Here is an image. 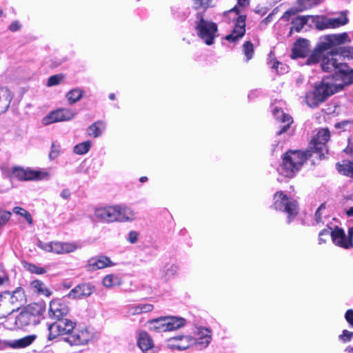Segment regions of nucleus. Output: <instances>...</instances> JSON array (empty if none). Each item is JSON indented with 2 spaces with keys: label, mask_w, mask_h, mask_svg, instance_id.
Returning a JSON list of instances; mask_svg holds the SVG:
<instances>
[{
  "label": "nucleus",
  "mask_w": 353,
  "mask_h": 353,
  "mask_svg": "<svg viewBox=\"0 0 353 353\" xmlns=\"http://www.w3.org/2000/svg\"><path fill=\"white\" fill-rule=\"evenodd\" d=\"M337 56L335 49L326 52L320 59L321 68L324 72H334L330 77L332 81L349 85L353 83V70L346 63L339 61Z\"/></svg>",
  "instance_id": "nucleus-1"
},
{
  "label": "nucleus",
  "mask_w": 353,
  "mask_h": 353,
  "mask_svg": "<svg viewBox=\"0 0 353 353\" xmlns=\"http://www.w3.org/2000/svg\"><path fill=\"white\" fill-rule=\"evenodd\" d=\"M134 211L125 205H114L96 208L92 219L103 223H125L135 220Z\"/></svg>",
  "instance_id": "nucleus-2"
},
{
  "label": "nucleus",
  "mask_w": 353,
  "mask_h": 353,
  "mask_svg": "<svg viewBox=\"0 0 353 353\" xmlns=\"http://www.w3.org/2000/svg\"><path fill=\"white\" fill-rule=\"evenodd\" d=\"M349 41V36L346 32L321 37L317 46L307 59L305 64L310 65L319 63L321 57L326 54L325 51L334 50L336 48H339L338 46Z\"/></svg>",
  "instance_id": "nucleus-3"
},
{
  "label": "nucleus",
  "mask_w": 353,
  "mask_h": 353,
  "mask_svg": "<svg viewBox=\"0 0 353 353\" xmlns=\"http://www.w3.org/2000/svg\"><path fill=\"white\" fill-rule=\"evenodd\" d=\"M346 85L344 83L332 81L330 78L323 79L314 90L305 96V101L310 107H316L330 95L341 90Z\"/></svg>",
  "instance_id": "nucleus-4"
},
{
  "label": "nucleus",
  "mask_w": 353,
  "mask_h": 353,
  "mask_svg": "<svg viewBox=\"0 0 353 353\" xmlns=\"http://www.w3.org/2000/svg\"><path fill=\"white\" fill-rule=\"evenodd\" d=\"M192 26L197 37L207 46L213 45L215 39L219 36L218 25L205 19L203 12H196Z\"/></svg>",
  "instance_id": "nucleus-5"
},
{
  "label": "nucleus",
  "mask_w": 353,
  "mask_h": 353,
  "mask_svg": "<svg viewBox=\"0 0 353 353\" xmlns=\"http://www.w3.org/2000/svg\"><path fill=\"white\" fill-rule=\"evenodd\" d=\"M310 157H312V154L307 150L305 152L299 150L287 152L283 157L282 164L278 168V172L283 176L291 178Z\"/></svg>",
  "instance_id": "nucleus-6"
},
{
  "label": "nucleus",
  "mask_w": 353,
  "mask_h": 353,
  "mask_svg": "<svg viewBox=\"0 0 353 353\" xmlns=\"http://www.w3.org/2000/svg\"><path fill=\"white\" fill-rule=\"evenodd\" d=\"M25 301V293L21 288H17L12 292L6 291L0 294V319L18 310Z\"/></svg>",
  "instance_id": "nucleus-7"
},
{
  "label": "nucleus",
  "mask_w": 353,
  "mask_h": 353,
  "mask_svg": "<svg viewBox=\"0 0 353 353\" xmlns=\"http://www.w3.org/2000/svg\"><path fill=\"white\" fill-rule=\"evenodd\" d=\"M41 308L37 305H29L26 307L10 324L12 318L8 320L10 329L23 328L30 325H37L40 322Z\"/></svg>",
  "instance_id": "nucleus-8"
},
{
  "label": "nucleus",
  "mask_w": 353,
  "mask_h": 353,
  "mask_svg": "<svg viewBox=\"0 0 353 353\" xmlns=\"http://www.w3.org/2000/svg\"><path fill=\"white\" fill-rule=\"evenodd\" d=\"M272 208L288 214V223H291L299 212L298 203L296 200L288 196L282 191L276 192L273 198Z\"/></svg>",
  "instance_id": "nucleus-9"
},
{
  "label": "nucleus",
  "mask_w": 353,
  "mask_h": 353,
  "mask_svg": "<svg viewBox=\"0 0 353 353\" xmlns=\"http://www.w3.org/2000/svg\"><path fill=\"white\" fill-rule=\"evenodd\" d=\"M9 177L19 181H41L49 179L50 174L45 170L25 169L19 166H14L9 170Z\"/></svg>",
  "instance_id": "nucleus-10"
},
{
  "label": "nucleus",
  "mask_w": 353,
  "mask_h": 353,
  "mask_svg": "<svg viewBox=\"0 0 353 353\" xmlns=\"http://www.w3.org/2000/svg\"><path fill=\"white\" fill-rule=\"evenodd\" d=\"M330 132L327 129H320L311 140L307 152L312 154V156L316 154L321 159L324 158L325 154L327 152L326 143L330 139Z\"/></svg>",
  "instance_id": "nucleus-11"
},
{
  "label": "nucleus",
  "mask_w": 353,
  "mask_h": 353,
  "mask_svg": "<svg viewBox=\"0 0 353 353\" xmlns=\"http://www.w3.org/2000/svg\"><path fill=\"white\" fill-rule=\"evenodd\" d=\"M194 336L187 335L186 341L189 343H194L200 350L207 348L212 339V332L210 328L203 326H196L193 330Z\"/></svg>",
  "instance_id": "nucleus-12"
},
{
  "label": "nucleus",
  "mask_w": 353,
  "mask_h": 353,
  "mask_svg": "<svg viewBox=\"0 0 353 353\" xmlns=\"http://www.w3.org/2000/svg\"><path fill=\"white\" fill-rule=\"evenodd\" d=\"M75 323L68 319H62L48 325V339L52 340L58 336H68L74 330Z\"/></svg>",
  "instance_id": "nucleus-13"
},
{
  "label": "nucleus",
  "mask_w": 353,
  "mask_h": 353,
  "mask_svg": "<svg viewBox=\"0 0 353 353\" xmlns=\"http://www.w3.org/2000/svg\"><path fill=\"white\" fill-rule=\"evenodd\" d=\"M93 336V333L88 327H83L74 329L70 334L63 338V341L70 345H84L88 344Z\"/></svg>",
  "instance_id": "nucleus-14"
},
{
  "label": "nucleus",
  "mask_w": 353,
  "mask_h": 353,
  "mask_svg": "<svg viewBox=\"0 0 353 353\" xmlns=\"http://www.w3.org/2000/svg\"><path fill=\"white\" fill-rule=\"evenodd\" d=\"M77 112L70 108H60L50 112L42 120L43 125H47L51 123L68 121L73 119Z\"/></svg>",
  "instance_id": "nucleus-15"
},
{
  "label": "nucleus",
  "mask_w": 353,
  "mask_h": 353,
  "mask_svg": "<svg viewBox=\"0 0 353 353\" xmlns=\"http://www.w3.org/2000/svg\"><path fill=\"white\" fill-rule=\"evenodd\" d=\"M38 246L46 252H53L57 254L70 253L77 249V245L75 243L59 241L49 243L39 241Z\"/></svg>",
  "instance_id": "nucleus-16"
},
{
  "label": "nucleus",
  "mask_w": 353,
  "mask_h": 353,
  "mask_svg": "<svg viewBox=\"0 0 353 353\" xmlns=\"http://www.w3.org/2000/svg\"><path fill=\"white\" fill-rule=\"evenodd\" d=\"M234 20L233 17L232 18ZM235 23L233 29L230 34L225 36V39L226 41L230 43H236L245 34V15L236 16L234 19Z\"/></svg>",
  "instance_id": "nucleus-17"
},
{
  "label": "nucleus",
  "mask_w": 353,
  "mask_h": 353,
  "mask_svg": "<svg viewBox=\"0 0 353 353\" xmlns=\"http://www.w3.org/2000/svg\"><path fill=\"white\" fill-rule=\"evenodd\" d=\"M69 311L68 305L61 299H54L50 303L48 314L51 319L57 321L64 319Z\"/></svg>",
  "instance_id": "nucleus-18"
},
{
  "label": "nucleus",
  "mask_w": 353,
  "mask_h": 353,
  "mask_svg": "<svg viewBox=\"0 0 353 353\" xmlns=\"http://www.w3.org/2000/svg\"><path fill=\"white\" fill-rule=\"evenodd\" d=\"M332 240L334 245L344 249L353 248V239L345 234L344 230L336 227L331 231Z\"/></svg>",
  "instance_id": "nucleus-19"
},
{
  "label": "nucleus",
  "mask_w": 353,
  "mask_h": 353,
  "mask_svg": "<svg viewBox=\"0 0 353 353\" xmlns=\"http://www.w3.org/2000/svg\"><path fill=\"white\" fill-rule=\"evenodd\" d=\"M113 265H114V263L109 257L104 255H99L88 259L85 268L88 271L94 272Z\"/></svg>",
  "instance_id": "nucleus-20"
},
{
  "label": "nucleus",
  "mask_w": 353,
  "mask_h": 353,
  "mask_svg": "<svg viewBox=\"0 0 353 353\" xmlns=\"http://www.w3.org/2000/svg\"><path fill=\"white\" fill-rule=\"evenodd\" d=\"M94 287L90 284L83 283L76 286L68 294L72 299H81L90 296L93 293Z\"/></svg>",
  "instance_id": "nucleus-21"
},
{
  "label": "nucleus",
  "mask_w": 353,
  "mask_h": 353,
  "mask_svg": "<svg viewBox=\"0 0 353 353\" xmlns=\"http://www.w3.org/2000/svg\"><path fill=\"white\" fill-rule=\"evenodd\" d=\"M319 3L320 0H297V9H290L287 10L282 16V19L285 21H289L291 16L295 14L296 12H302Z\"/></svg>",
  "instance_id": "nucleus-22"
},
{
  "label": "nucleus",
  "mask_w": 353,
  "mask_h": 353,
  "mask_svg": "<svg viewBox=\"0 0 353 353\" xmlns=\"http://www.w3.org/2000/svg\"><path fill=\"white\" fill-rule=\"evenodd\" d=\"M310 51L309 41L305 39L297 40L292 48V58L305 57Z\"/></svg>",
  "instance_id": "nucleus-23"
},
{
  "label": "nucleus",
  "mask_w": 353,
  "mask_h": 353,
  "mask_svg": "<svg viewBox=\"0 0 353 353\" xmlns=\"http://www.w3.org/2000/svg\"><path fill=\"white\" fill-rule=\"evenodd\" d=\"M154 309V305L150 303H140L128 305L125 310L128 316L139 315L150 312Z\"/></svg>",
  "instance_id": "nucleus-24"
},
{
  "label": "nucleus",
  "mask_w": 353,
  "mask_h": 353,
  "mask_svg": "<svg viewBox=\"0 0 353 353\" xmlns=\"http://www.w3.org/2000/svg\"><path fill=\"white\" fill-rule=\"evenodd\" d=\"M272 112L274 117L281 123H284V125L281 127V129L276 132L277 135H281L287 132L290 128V125L293 123L292 117L284 113L281 109L278 108H275Z\"/></svg>",
  "instance_id": "nucleus-25"
},
{
  "label": "nucleus",
  "mask_w": 353,
  "mask_h": 353,
  "mask_svg": "<svg viewBox=\"0 0 353 353\" xmlns=\"http://www.w3.org/2000/svg\"><path fill=\"white\" fill-rule=\"evenodd\" d=\"M35 339V335H28L21 339L6 341L4 346L12 349H22L30 345Z\"/></svg>",
  "instance_id": "nucleus-26"
},
{
  "label": "nucleus",
  "mask_w": 353,
  "mask_h": 353,
  "mask_svg": "<svg viewBox=\"0 0 353 353\" xmlns=\"http://www.w3.org/2000/svg\"><path fill=\"white\" fill-rule=\"evenodd\" d=\"M148 328L155 332H168L166 316H160L148 321Z\"/></svg>",
  "instance_id": "nucleus-27"
},
{
  "label": "nucleus",
  "mask_w": 353,
  "mask_h": 353,
  "mask_svg": "<svg viewBox=\"0 0 353 353\" xmlns=\"http://www.w3.org/2000/svg\"><path fill=\"white\" fill-rule=\"evenodd\" d=\"M168 332L177 330L187 324L185 319L176 316H165Z\"/></svg>",
  "instance_id": "nucleus-28"
},
{
  "label": "nucleus",
  "mask_w": 353,
  "mask_h": 353,
  "mask_svg": "<svg viewBox=\"0 0 353 353\" xmlns=\"http://www.w3.org/2000/svg\"><path fill=\"white\" fill-rule=\"evenodd\" d=\"M12 99L10 91L5 87L0 88V114L6 112Z\"/></svg>",
  "instance_id": "nucleus-29"
},
{
  "label": "nucleus",
  "mask_w": 353,
  "mask_h": 353,
  "mask_svg": "<svg viewBox=\"0 0 353 353\" xmlns=\"http://www.w3.org/2000/svg\"><path fill=\"white\" fill-rule=\"evenodd\" d=\"M105 128L106 124L104 121H97L88 127L86 133L90 137L97 138L103 134Z\"/></svg>",
  "instance_id": "nucleus-30"
},
{
  "label": "nucleus",
  "mask_w": 353,
  "mask_h": 353,
  "mask_svg": "<svg viewBox=\"0 0 353 353\" xmlns=\"http://www.w3.org/2000/svg\"><path fill=\"white\" fill-rule=\"evenodd\" d=\"M250 3V0H237V4L232 9L225 11L224 12V16L227 17L233 15V19H234L236 16L243 15L242 14L243 11L245 8L249 6Z\"/></svg>",
  "instance_id": "nucleus-31"
},
{
  "label": "nucleus",
  "mask_w": 353,
  "mask_h": 353,
  "mask_svg": "<svg viewBox=\"0 0 353 353\" xmlns=\"http://www.w3.org/2000/svg\"><path fill=\"white\" fill-rule=\"evenodd\" d=\"M187 335H178L167 340L166 344L168 348L172 350H184L188 348V344L181 343V339H185Z\"/></svg>",
  "instance_id": "nucleus-32"
},
{
  "label": "nucleus",
  "mask_w": 353,
  "mask_h": 353,
  "mask_svg": "<svg viewBox=\"0 0 353 353\" xmlns=\"http://www.w3.org/2000/svg\"><path fill=\"white\" fill-rule=\"evenodd\" d=\"M137 345L143 352H145L152 347L153 342L147 332H142L139 335Z\"/></svg>",
  "instance_id": "nucleus-33"
},
{
  "label": "nucleus",
  "mask_w": 353,
  "mask_h": 353,
  "mask_svg": "<svg viewBox=\"0 0 353 353\" xmlns=\"http://www.w3.org/2000/svg\"><path fill=\"white\" fill-rule=\"evenodd\" d=\"M336 169L341 174L353 178V161H343L336 164Z\"/></svg>",
  "instance_id": "nucleus-34"
},
{
  "label": "nucleus",
  "mask_w": 353,
  "mask_h": 353,
  "mask_svg": "<svg viewBox=\"0 0 353 353\" xmlns=\"http://www.w3.org/2000/svg\"><path fill=\"white\" fill-rule=\"evenodd\" d=\"M102 282L105 288H111L121 285L122 279L119 275L111 274L105 276Z\"/></svg>",
  "instance_id": "nucleus-35"
},
{
  "label": "nucleus",
  "mask_w": 353,
  "mask_h": 353,
  "mask_svg": "<svg viewBox=\"0 0 353 353\" xmlns=\"http://www.w3.org/2000/svg\"><path fill=\"white\" fill-rule=\"evenodd\" d=\"M83 90L79 88H75L68 92L65 97L69 104L72 105L80 101L83 97Z\"/></svg>",
  "instance_id": "nucleus-36"
},
{
  "label": "nucleus",
  "mask_w": 353,
  "mask_h": 353,
  "mask_svg": "<svg viewBox=\"0 0 353 353\" xmlns=\"http://www.w3.org/2000/svg\"><path fill=\"white\" fill-rule=\"evenodd\" d=\"M348 19L346 12H342L339 17L328 18V24L330 28H336L347 24Z\"/></svg>",
  "instance_id": "nucleus-37"
},
{
  "label": "nucleus",
  "mask_w": 353,
  "mask_h": 353,
  "mask_svg": "<svg viewBox=\"0 0 353 353\" xmlns=\"http://www.w3.org/2000/svg\"><path fill=\"white\" fill-rule=\"evenodd\" d=\"M272 53L270 54L268 65L272 69H274L278 74H284L288 72V67L283 63L270 58Z\"/></svg>",
  "instance_id": "nucleus-38"
},
{
  "label": "nucleus",
  "mask_w": 353,
  "mask_h": 353,
  "mask_svg": "<svg viewBox=\"0 0 353 353\" xmlns=\"http://www.w3.org/2000/svg\"><path fill=\"white\" fill-rule=\"evenodd\" d=\"M310 18H312V17L307 15L296 17L295 19H293L292 22L291 29L296 32H299L307 23Z\"/></svg>",
  "instance_id": "nucleus-39"
},
{
  "label": "nucleus",
  "mask_w": 353,
  "mask_h": 353,
  "mask_svg": "<svg viewBox=\"0 0 353 353\" xmlns=\"http://www.w3.org/2000/svg\"><path fill=\"white\" fill-rule=\"evenodd\" d=\"M31 287L34 289L38 293L43 294L46 296L51 295V291L46 287V285L39 280L33 281L31 283Z\"/></svg>",
  "instance_id": "nucleus-40"
},
{
  "label": "nucleus",
  "mask_w": 353,
  "mask_h": 353,
  "mask_svg": "<svg viewBox=\"0 0 353 353\" xmlns=\"http://www.w3.org/2000/svg\"><path fill=\"white\" fill-rule=\"evenodd\" d=\"M92 146V142L90 141H85L82 143L77 144L73 148V152L83 155L89 152Z\"/></svg>",
  "instance_id": "nucleus-41"
},
{
  "label": "nucleus",
  "mask_w": 353,
  "mask_h": 353,
  "mask_svg": "<svg viewBox=\"0 0 353 353\" xmlns=\"http://www.w3.org/2000/svg\"><path fill=\"white\" fill-rule=\"evenodd\" d=\"M192 8L194 10L203 9V12L208 8L214 6L215 0H191Z\"/></svg>",
  "instance_id": "nucleus-42"
},
{
  "label": "nucleus",
  "mask_w": 353,
  "mask_h": 353,
  "mask_svg": "<svg viewBox=\"0 0 353 353\" xmlns=\"http://www.w3.org/2000/svg\"><path fill=\"white\" fill-rule=\"evenodd\" d=\"M179 270V267L174 263H167L163 268V273L167 279L174 277Z\"/></svg>",
  "instance_id": "nucleus-43"
},
{
  "label": "nucleus",
  "mask_w": 353,
  "mask_h": 353,
  "mask_svg": "<svg viewBox=\"0 0 353 353\" xmlns=\"http://www.w3.org/2000/svg\"><path fill=\"white\" fill-rule=\"evenodd\" d=\"M336 54L344 58L353 59V48L352 47H339L336 48Z\"/></svg>",
  "instance_id": "nucleus-44"
},
{
  "label": "nucleus",
  "mask_w": 353,
  "mask_h": 353,
  "mask_svg": "<svg viewBox=\"0 0 353 353\" xmlns=\"http://www.w3.org/2000/svg\"><path fill=\"white\" fill-rule=\"evenodd\" d=\"M243 51L246 57V61H250L253 57L254 52L253 44L249 41L244 42L243 45Z\"/></svg>",
  "instance_id": "nucleus-45"
},
{
  "label": "nucleus",
  "mask_w": 353,
  "mask_h": 353,
  "mask_svg": "<svg viewBox=\"0 0 353 353\" xmlns=\"http://www.w3.org/2000/svg\"><path fill=\"white\" fill-rule=\"evenodd\" d=\"M13 212L14 214H19L25 218L27 222L30 224H32V219L30 213L28 212L26 210L21 208V207H14L13 208Z\"/></svg>",
  "instance_id": "nucleus-46"
},
{
  "label": "nucleus",
  "mask_w": 353,
  "mask_h": 353,
  "mask_svg": "<svg viewBox=\"0 0 353 353\" xmlns=\"http://www.w3.org/2000/svg\"><path fill=\"white\" fill-rule=\"evenodd\" d=\"M24 268L31 273H35L37 274H43L46 272V270L41 267H39L34 264L25 263L23 265Z\"/></svg>",
  "instance_id": "nucleus-47"
},
{
  "label": "nucleus",
  "mask_w": 353,
  "mask_h": 353,
  "mask_svg": "<svg viewBox=\"0 0 353 353\" xmlns=\"http://www.w3.org/2000/svg\"><path fill=\"white\" fill-rule=\"evenodd\" d=\"M325 210V205L321 204L319 208L316 211L315 215H314V219L316 224H319L321 223H324L325 221L324 219H326L325 216H323V211Z\"/></svg>",
  "instance_id": "nucleus-48"
},
{
  "label": "nucleus",
  "mask_w": 353,
  "mask_h": 353,
  "mask_svg": "<svg viewBox=\"0 0 353 353\" xmlns=\"http://www.w3.org/2000/svg\"><path fill=\"white\" fill-rule=\"evenodd\" d=\"M64 76L62 74H58L50 77L48 79L47 86L52 87L57 85L63 80Z\"/></svg>",
  "instance_id": "nucleus-49"
},
{
  "label": "nucleus",
  "mask_w": 353,
  "mask_h": 353,
  "mask_svg": "<svg viewBox=\"0 0 353 353\" xmlns=\"http://www.w3.org/2000/svg\"><path fill=\"white\" fill-rule=\"evenodd\" d=\"M315 25L317 29L324 30L330 28L328 24V18L327 17H316Z\"/></svg>",
  "instance_id": "nucleus-50"
},
{
  "label": "nucleus",
  "mask_w": 353,
  "mask_h": 353,
  "mask_svg": "<svg viewBox=\"0 0 353 353\" xmlns=\"http://www.w3.org/2000/svg\"><path fill=\"white\" fill-rule=\"evenodd\" d=\"M139 236L140 234L139 232L131 230L128 233L125 239L128 243L135 244L139 241Z\"/></svg>",
  "instance_id": "nucleus-51"
},
{
  "label": "nucleus",
  "mask_w": 353,
  "mask_h": 353,
  "mask_svg": "<svg viewBox=\"0 0 353 353\" xmlns=\"http://www.w3.org/2000/svg\"><path fill=\"white\" fill-rule=\"evenodd\" d=\"M327 225H328V223H327ZM328 228L322 230L319 234V244H322L326 241V238L330 235L331 236V231L332 230V228H330L327 226Z\"/></svg>",
  "instance_id": "nucleus-52"
},
{
  "label": "nucleus",
  "mask_w": 353,
  "mask_h": 353,
  "mask_svg": "<svg viewBox=\"0 0 353 353\" xmlns=\"http://www.w3.org/2000/svg\"><path fill=\"white\" fill-rule=\"evenodd\" d=\"M11 212L6 210H0V228L4 225L10 219Z\"/></svg>",
  "instance_id": "nucleus-53"
},
{
  "label": "nucleus",
  "mask_w": 353,
  "mask_h": 353,
  "mask_svg": "<svg viewBox=\"0 0 353 353\" xmlns=\"http://www.w3.org/2000/svg\"><path fill=\"white\" fill-rule=\"evenodd\" d=\"M339 339L344 343L350 341L353 339V332L344 330L339 336Z\"/></svg>",
  "instance_id": "nucleus-54"
},
{
  "label": "nucleus",
  "mask_w": 353,
  "mask_h": 353,
  "mask_svg": "<svg viewBox=\"0 0 353 353\" xmlns=\"http://www.w3.org/2000/svg\"><path fill=\"white\" fill-rule=\"evenodd\" d=\"M60 153V149L59 145H56L52 143L51 147V150L49 154V158L50 160H54L58 157Z\"/></svg>",
  "instance_id": "nucleus-55"
},
{
  "label": "nucleus",
  "mask_w": 353,
  "mask_h": 353,
  "mask_svg": "<svg viewBox=\"0 0 353 353\" xmlns=\"http://www.w3.org/2000/svg\"><path fill=\"white\" fill-rule=\"evenodd\" d=\"M8 277L5 272V270L3 269V268L1 265H0V285L8 282Z\"/></svg>",
  "instance_id": "nucleus-56"
},
{
  "label": "nucleus",
  "mask_w": 353,
  "mask_h": 353,
  "mask_svg": "<svg viewBox=\"0 0 353 353\" xmlns=\"http://www.w3.org/2000/svg\"><path fill=\"white\" fill-rule=\"evenodd\" d=\"M345 319L347 322L353 327V310H347L345 314Z\"/></svg>",
  "instance_id": "nucleus-57"
},
{
  "label": "nucleus",
  "mask_w": 353,
  "mask_h": 353,
  "mask_svg": "<svg viewBox=\"0 0 353 353\" xmlns=\"http://www.w3.org/2000/svg\"><path fill=\"white\" fill-rule=\"evenodd\" d=\"M21 28V24L19 21H13L9 26V30L11 32H16L20 30Z\"/></svg>",
  "instance_id": "nucleus-58"
},
{
  "label": "nucleus",
  "mask_w": 353,
  "mask_h": 353,
  "mask_svg": "<svg viewBox=\"0 0 353 353\" xmlns=\"http://www.w3.org/2000/svg\"><path fill=\"white\" fill-rule=\"evenodd\" d=\"M60 196L63 199H68L70 196V192L68 189H64L61 192Z\"/></svg>",
  "instance_id": "nucleus-59"
},
{
  "label": "nucleus",
  "mask_w": 353,
  "mask_h": 353,
  "mask_svg": "<svg viewBox=\"0 0 353 353\" xmlns=\"http://www.w3.org/2000/svg\"><path fill=\"white\" fill-rule=\"evenodd\" d=\"M346 214L347 216H353V201L351 206L346 210Z\"/></svg>",
  "instance_id": "nucleus-60"
},
{
  "label": "nucleus",
  "mask_w": 353,
  "mask_h": 353,
  "mask_svg": "<svg viewBox=\"0 0 353 353\" xmlns=\"http://www.w3.org/2000/svg\"><path fill=\"white\" fill-rule=\"evenodd\" d=\"M181 343H183V344H188V348L192 345H194V343H189L186 339H181Z\"/></svg>",
  "instance_id": "nucleus-61"
},
{
  "label": "nucleus",
  "mask_w": 353,
  "mask_h": 353,
  "mask_svg": "<svg viewBox=\"0 0 353 353\" xmlns=\"http://www.w3.org/2000/svg\"><path fill=\"white\" fill-rule=\"evenodd\" d=\"M348 235L352 239H353V226L349 228Z\"/></svg>",
  "instance_id": "nucleus-62"
},
{
  "label": "nucleus",
  "mask_w": 353,
  "mask_h": 353,
  "mask_svg": "<svg viewBox=\"0 0 353 353\" xmlns=\"http://www.w3.org/2000/svg\"><path fill=\"white\" fill-rule=\"evenodd\" d=\"M139 181H140V182H141V183L146 182V181H148V177H146V176H141V177L139 179Z\"/></svg>",
  "instance_id": "nucleus-63"
},
{
  "label": "nucleus",
  "mask_w": 353,
  "mask_h": 353,
  "mask_svg": "<svg viewBox=\"0 0 353 353\" xmlns=\"http://www.w3.org/2000/svg\"><path fill=\"white\" fill-rule=\"evenodd\" d=\"M346 351H347L349 353H353V347H349L346 349Z\"/></svg>",
  "instance_id": "nucleus-64"
}]
</instances>
